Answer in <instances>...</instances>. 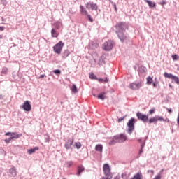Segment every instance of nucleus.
Instances as JSON below:
<instances>
[{
    "label": "nucleus",
    "instance_id": "1",
    "mask_svg": "<svg viewBox=\"0 0 179 179\" xmlns=\"http://www.w3.org/2000/svg\"><path fill=\"white\" fill-rule=\"evenodd\" d=\"M127 136L124 134H119L113 136V138L109 141L110 146H114L115 143H122L127 141Z\"/></svg>",
    "mask_w": 179,
    "mask_h": 179
},
{
    "label": "nucleus",
    "instance_id": "2",
    "mask_svg": "<svg viewBox=\"0 0 179 179\" xmlns=\"http://www.w3.org/2000/svg\"><path fill=\"white\" fill-rule=\"evenodd\" d=\"M135 122H136L135 121V118L131 117L127 123V126L128 127L127 134H129V135H131V134H132V132H134V130L135 129Z\"/></svg>",
    "mask_w": 179,
    "mask_h": 179
},
{
    "label": "nucleus",
    "instance_id": "3",
    "mask_svg": "<svg viewBox=\"0 0 179 179\" xmlns=\"http://www.w3.org/2000/svg\"><path fill=\"white\" fill-rule=\"evenodd\" d=\"M157 121H163L164 122H169L170 120H169V118H163V116H155L153 117L152 118H150V120H148V124H156V122H157Z\"/></svg>",
    "mask_w": 179,
    "mask_h": 179
},
{
    "label": "nucleus",
    "instance_id": "4",
    "mask_svg": "<svg viewBox=\"0 0 179 179\" xmlns=\"http://www.w3.org/2000/svg\"><path fill=\"white\" fill-rule=\"evenodd\" d=\"M116 31H125L128 29V24L126 22H117L115 25Z\"/></svg>",
    "mask_w": 179,
    "mask_h": 179
},
{
    "label": "nucleus",
    "instance_id": "5",
    "mask_svg": "<svg viewBox=\"0 0 179 179\" xmlns=\"http://www.w3.org/2000/svg\"><path fill=\"white\" fill-rule=\"evenodd\" d=\"M64 45H65V44L60 41L55 45L53 46V51H55L56 54H58V55L61 54V51H62V48H64Z\"/></svg>",
    "mask_w": 179,
    "mask_h": 179
},
{
    "label": "nucleus",
    "instance_id": "6",
    "mask_svg": "<svg viewBox=\"0 0 179 179\" xmlns=\"http://www.w3.org/2000/svg\"><path fill=\"white\" fill-rule=\"evenodd\" d=\"M164 78H166L167 79H171L173 80L172 83L179 85V78L178 76H176L173 75L172 73H169L167 72H165L164 73Z\"/></svg>",
    "mask_w": 179,
    "mask_h": 179
},
{
    "label": "nucleus",
    "instance_id": "7",
    "mask_svg": "<svg viewBox=\"0 0 179 179\" xmlns=\"http://www.w3.org/2000/svg\"><path fill=\"white\" fill-rule=\"evenodd\" d=\"M116 34L118 38L120 40L122 43L128 41V38H129L128 34H125V31H116Z\"/></svg>",
    "mask_w": 179,
    "mask_h": 179
},
{
    "label": "nucleus",
    "instance_id": "8",
    "mask_svg": "<svg viewBox=\"0 0 179 179\" xmlns=\"http://www.w3.org/2000/svg\"><path fill=\"white\" fill-rule=\"evenodd\" d=\"M113 47H114V42L111 40L106 41L103 45L104 51H111V50H113Z\"/></svg>",
    "mask_w": 179,
    "mask_h": 179
},
{
    "label": "nucleus",
    "instance_id": "9",
    "mask_svg": "<svg viewBox=\"0 0 179 179\" xmlns=\"http://www.w3.org/2000/svg\"><path fill=\"white\" fill-rule=\"evenodd\" d=\"M136 117L138 120H139L140 121H142L143 122H146L149 120V117H148V115L141 112H137Z\"/></svg>",
    "mask_w": 179,
    "mask_h": 179
},
{
    "label": "nucleus",
    "instance_id": "10",
    "mask_svg": "<svg viewBox=\"0 0 179 179\" xmlns=\"http://www.w3.org/2000/svg\"><path fill=\"white\" fill-rule=\"evenodd\" d=\"M85 7L87 9H91L92 10H97V9H99L97 4L94 3L93 1L87 2L85 4Z\"/></svg>",
    "mask_w": 179,
    "mask_h": 179
},
{
    "label": "nucleus",
    "instance_id": "11",
    "mask_svg": "<svg viewBox=\"0 0 179 179\" xmlns=\"http://www.w3.org/2000/svg\"><path fill=\"white\" fill-rule=\"evenodd\" d=\"M20 108H22L24 111H31V104H30V101H25L24 103L20 106Z\"/></svg>",
    "mask_w": 179,
    "mask_h": 179
},
{
    "label": "nucleus",
    "instance_id": "12",
    "mask_svg": "<svg viewBox=\"0 0 179 179\" xmlns=\"http://www.w3.org/2000/svg\"><path fill=\"white\" fill-rule=\"evenodd\" d=\"M131 90H139L142 87V83H132L129 85Z\"/></svg>",
    "mask_w": 179,
    "mask_h": 179
},
{
    "label": "nucleus",
    "instance_id": "13",
    "mask_svg": "<svg viewBox=\"0 0 179 179\" xmlns=\"http://www.w3.org/2000/svg\"><path fill=\"white\" fill-rule=\"evenodd\" d=\"M75 139L73 138H69L64 144V148L66 149V150H69V149H72V146L73 145Z\"/></svg>",
    "mask_w": 179,
    "mask_h": 179
},
{
    "label": "nucleus",
    "instance_id": "14",
    "mask_svg": "<svg viewBox=\"0 0 179 179\" xmlns=\"http://www.w3.org/2000/svg\"><path fill=\"white\" fill-rule=\"evenodd\" d=\"M8 174L9 177H16V176H17V171H16V168L15 166H13L11 169H9Z\"/></svg>",
    "mask_w": 179,
    "mask_h": 179
},
{
    "label": "nucleus",
    "instance_id": "15",
    "mask_svg": "<svg viewBox=\"0 0 179 179\" xmlns=\"http://www.w3.org/2000/svg\"><path fill=\"white\" fill-rule=\"evenodd\" d=\"M85 171V166L83 165H78L77 167V173L76 176L79 177L82 173Z\"/></svg>",
    "mask_w": 179,
    "mask_h": 179
},
{
    "label": "nucleus",
    "instance_id": "16",
    "mask_svg": "<svg viewBox=\"0 0 179 179\" xmlns=\"http://www.w3.org/2000/svg\"><path fill=\"white\" fill-rule=\"evenodd\" d=\"M20 136H22V135H17V136L10 137L8 138H6L4 140V142H6V143H10L11 141H13V139H19V138H20Z\"/></svg>",
    "mask_w": 179,
    "mask_h": 179
},
{
    "label": "nucleus",
    "instance_id": "17",
    "mask_svg": "<svg viewBox=\"0 0 179 179\" xmlns=\"http://www.w3.org/2000/svg\"><path fill=\"white\" fill-rule=\"evenodd\" d=\"M80 12L83 16H86L87 14H89V12H87V10H86L83 6H80Z\"/></svg>",
    "mask_w": 179,
    "mask_h": 179
},
{
    "label": "nucleus",
    "instance_id": "18",
    "mask_svg": "<svg viewBox=\"0 0 179 179\" xmlns=\"http://www.w3.org/2000/svg\"><path fill=\"white\" fill-rule=\"evenodd\" d=\"M52 26H54L55 29H56L57 30H59V29H61L62 27V22L57 21L52 24Z\"/></svg>",
    "mask_w": 179,
    "mask_h": 179
},
{
    "label": "nucleus",
    "instance_id": "19",
    "mask_svg": "<svg viewBox=\"0 0 179 179\" xmlns=\"http://www.w3.org/2000/svg\"><path fill=\"white\" fill-rule=\"evenodd\" d=\"M146 71H148V69H146V67L143 66H141L138 69V73H139V75H142V73H145Z\"/></svg>",
    "mask_w": 179,
    "mask_h": 179
},
{
    "label": "nucleus",
    "instance_id": "20",
    "mask_svg": "<svg viewBox=\"0 0 179 179\" xmlns=\"http://www.w3.org/2000/svg\"><path fill=\"white\" fill-rule=\"evenodd\" d=\"M51 36L53 38H57L58 37V31L55 30V28H52L51 30Z\"/></svg>",
    "mask_w": 179,
    "mask_h": 179
},
{
    "label": "nucleus",
    "instance_id": "21",
    "mask_svg": "<svg viewBox=\"0 0 179 179\" xmlns=\"http://www.w3.org/2000/svg\"><path fill=\"white\" fill-rule=\"evenodd\" d=\"M95 150L96 152H100V153L103 152V145L101 144H98L95 146Z\"/></svg>",
    "mask_w": 179,
    "mask_h": 179
},
{
    "label": "nucleus",
    "instance_id": "22",
    "mask_svg": "<svg viewBox=\"0 0 179 179\" xmlns=\"http://www.w3.org/2000/svg\"><path fill=\"white\" fill-rule=\"evenodd\" d=\"M144 1H145L146 3H148V5L150 8H155V6H156V3H155V2H152L149 0H144Z\"/></svg>",
    "mask_w": 179,
    "mask_h": 179
},
{
    "label": "nucleus",
    "instance_id": "23",
    "mask_svg": "<svg viewBox=\"0 0 179 179\" xmlns=\"http://www.w3.org/2000/svg\"><path fill=\"white\" fill-rule=\"evenodd\" d=\"M38 149H40V148L35 147L32 149L27 150V152L29 155H33V153H34L36 150H38Z\"/></svg>",
    "mask_w": 179,
    "mask_h": 179
},
{
    "label": "nucleus",
    "instance_id": "24",
    "mask_svg": "<svg viewBox=\"0 0 179 179\" xmlns=\"http://www.w3.org/2000/svg\"><path fill=\"white\" fill-rule=\"evenodd\" d=\"M6 136H17V135H20L19 134H17V132H7L5 134Z\"/></svg>",
    "mask_w": 179,
    "mask_h": 179
},
{
    "label": "nucleus",
    "instance_id": "25",
    "mask_svg": "<svg viewBox=\"0 0 179 179\" xmlns=\"http://www.w3.org/2000/svg\"><path fill=\"white\" fill-rule=\"evenodd\" d=\"M70 54H71V52H69V50H65L62 54V57L63 58H67V57H69Z\"/></svg>",
    "mask_w": 179,
    "mask_h": 179
},
{
    "label": "nucleus",
    "instance_id": "26",
    "mask_svg": "<svg viewBox=\"0 0 179 179\" xmlns=\"http://www.w3.org/2000/svg\"><path fill=\"white\" fill-rule=\"evenodd\" d=\"M131 179H142V173H137Z\"/></svg>",
    "mask_w": 179,
    "mask_h": 179
},
{
    "label": "nucleus",
    "instance_id": "27",
    "mask_svg": "<svg viewBox=\"0 0 179 179\" xmlns=\"http://www.w3.org/2000/svg\"><path fill=\"white\" fill-rule=\"evenodd\" d=\"M5 75H8V68L7 67H3L1 70V76H3Z\"/></svg>",
    "mask_w": 179,
    "mask_h": 179
},
{
    "label": "nucleus",
    "instance_id": "28",
    "mask_svg": "<svg viewBox=\"0 0 179 179\" xmlns=\"http://www.w3.org/2000/svg\"><path fill=\"white\" fill-rule=\"evenodd\" d=\"M89 76L90 79H94L95 80H99L97 76L93 73H90Z\"/></svg>",
    "mask_w": 179,
    "mask_h": 179
},
{
    "label": "nucleus",
    "instance_id": "29",
    "mask_svg": "<svg viewBox=\"0 0 179 179\" xmlns=\"http://www.w3.org/2000/svg\"><path fill=\"white\" fill-rule=\"evenodd\" d=\"M104 94H106V93L101 92V94H99L97 96V98H98L99 100H104V99H105Z\"/></svg>",
    "mask_w": 179,
    "mask_h": 179
},
{
    "label": "nucleus",
    "instance_id": "30",
    "mask_svg": "<svg viewBox=\"0 0 179 179\" xmlns=\"http://www.w3.org/2000/svg\"><path fill=\"white\" fill-rule=\"evenodd\" d=\"M74 146L76 149H80L82 148V143H80V142H76L74 143Z\"/></svg>",
    "mask_w": 179,
    "mask_h": 179
},
{
    "label": "nucleus",
    "instance_id": "31",
    "mask_svg": "<svg viewBox=\"0 0 179 179\" xmlns=\"http://www.w3.org/2000/svg\"><path fill=\"white\" fill-rule=\"evenodd\" d=\"M152 82H153V78L150 76L147 77V85H152Z\"/></svg>",
    "mask_w": 179,
    "mask_h": 179
},
{
    "label": "nucleus",
    "instance_id": "32",
    "mask_svg": "<svg viewBox=\"0 0 179 179\" xmlns=\"http://www.w3.org/2000/svg\"><path fill=\"white\" fill-rule=\"evenodd\" d=\"M71 90L73 93H78V88L75 84L72 85Z\"/></svg>",
    "mask_w": 179,
    "mask_h": 179
},
{
    "label": "nucleus",
    "instance_id": "33",
    "mask_svg": "<svg viewBox=\"0 0 179 179\" xmlns=\"http://www.w3.org/2000/svg\"><path fill=\"white\" fill-rule=\"evenodd\" d=\"M86 16L89 22H90L91 23H93V22H94V20L92 18V15H90V14H87Z\"/></svg>",
    "mask_w": 179,
    "mask_h": 179
},
{
    "label": "nucleus",
    "instance_id": "34",
    "mask_svg": "<svg viewBox=\"0 0 179 179\" xmlns=\"http://www.w3.org/2000/svg\"><path fill=\"white\" fill-rule=\"evenodd\" d=\"M53 73H55V75H57V76H59V75H61V70L59 69L54 70Z\"/></svg>",
    "mask_w": 179,
    "mask_h": 179
},
{
    "label": "nucleus",
    "instance_id": "35",
    "mask_svg": "<svg viewBox=\"0 0 179 179\" xmlns=\"http://www.w3.org/2000/svg\"><path fill=\"white\" fill-rule=\"evenodd\" d=\"M73 165V161H69L66 162V166L67 167H72V166Z\"/></svg>",
    "mask_w": 179,
    "mask_h": 179
},
{
    "label": "nucleus",
    "instance_id": "36",
    "mask_svg": "<svg viewBox=\"0 0 179 179\" xmlns=\"http://www.w3.org/2000/svg\"><path fill=\"white\" fill-rule=\"evenodd\" d=\"M143 153V148H141V150L138 152V156H137V159H139V157H141V155Z\"/></svg>",
    "mask_w": 179,
    "mask_h": 179
},
{
    "label": "nucleus",
    "instance_id": "37",
    "mask_svg": "<svg viewBox=\"0 0 179 179\" xmlns=\"http://www.w3.org/2000/svg\"><path fill=\"white\" fill-rule=\"evenodd\" d=\"M172 59H173V61H177L178 59V55H172Z\"/></svg>",
    "mask_w": 179,
    "mask_h": 179
},
{
    "label": "nucleus",
    "instance_id": "38",
    "mask_svg": "<svg viewBox=\"0 0 179 179\" xmlns=\"http://www.w3.org/2000/svg\"><path fill=\"white\" fill-rule=\"evenodd\" d=\"M156 110V109L155 108H152L149 110V114H155V111Z\"/></svg>",
    "mask_w": 179,
    "mask_h": 179
},
{
    "label": "nucleus",
    "instance_id": "39",
    "mask_svg": "<svg viewBox=\"0 0 179 179\" xmlns=\"http://www.w3.org/2000/svg\"><path fill=\"white\" fill-rule=\"evenodd\" d=\"M1 2L2 3V5H3L4 6H6V5H7V2L6 0H1Z\"/></svg>",
    "mask_w": 179,
    "mask_h": 179
},
{
    "label": "nucleus",
    "instance_id": "40",
    "mask_svg": "<svg viewBox=\"0 0 179 179\" xmlns=\"http://www.w3.org/2000/svg\"><path fill=\"white\" fill-rule=\"evenodd\" d=\"M166 3H167L166 2V1L162 0V1L159 3V5L163 6V5H166Z\"/></svg>",
    "mask_w": 179,
    "mask_h": 179
},
{
    "label": "nucleus",
    "instance_id": "41",
    "mask_svg": "<svg viewBox=\"0 0 179 179\" xmlns=\"http://www.w3.org/2000/svg\"><path fill=\"white\" fill-rule=\"evenodd\" d=\"M124 119H125V117L119 118L118 119V122H121V121H124Z\"/></svg>",
    "mask_w": 179,
    "mask_h": 179
},
{
    "label": "nucleus",
    "instance_id": "42",
    "mask_svg": "<svg viewBox=\"0 0 179 179\" xmlns=\"http://www.w3.org/2000/svg\"><path fill=\"white\" fill-rule=\"evenodd\" d=\"M45 138V142H50V137L48 136H46Z\"/></svg>",
    "mask_w": 179,
    "mask_h": 179
},
{
    "label": "nucleus",
    "instance_id": "43",
    "mask_svg": "<svg viewBox=\"0 0 179 179\" xmlns=\"http://www.w3.org/2000/svg\"><path fill=\"white\" fill-rule=\"evenodd\" d=\"M166 110H167L168 113H173V110H171V108H166Z\"/></svg>",
    "mask_w": 179,
    "mask_h": 179
},
{
    "label": "nucleus",
    "instance_id": "44",
    "mask_svg": "<svg viewBox=\"0 0 179 179\" xmlns=\"http://www.w3.org/2000/svg\"><path fill=\"white\" fill-rule=\"evenodd\" d=\"M145 145H146V143H141V149H143V148H145Z\"/></svg>",
    "mask_w": 179,
    "mask_h": 179
},
{
    "label": "nucleus",
    "instance_id": "45",
    "mask_svg": "<svg viewBox=\"0 0 179 179\" xmlns=\"http://www.w3.org/2000/svg\"><path fill=\"white\" fill-rule=\"evenodd\" d=\"M152 85L154 86V87H157V83L154 82V83H152Z\"/></svg>",
    "mask_w": 179,
    "mask_h": 179
},
{
    "label": "nucleus",
    "instance_id": "46",
    "mask_svg": "<svg viewBox=\"0 0 179 179\" xmlns=\"http://www.w3.org/2000/svg\"><path fill=\"white\" fill-rule=\"evenodd\" d=\"M5 30V27H0V31H3Z\"/></svg>",
    "mask_w": 179,
    "mask_h": 179
},
{
    "label": "nucleus",
    "instance_id": "47",
    "mask_svg": "<svg viewBox=\"0 0 179 179\" xmlns=\"http://www.w3.org/2000/svg\"><path fill=\"white\" fill-rule=\"evenodd\" d=\"M44 76H45V75L42 74L39 76V79H43V78H44Z\"/></svg>",
    "mask_w": 179,
    "mask_h": 179
},
{
    "label": "nucleus",
    "instance_id": "48",
    "mask_svg": "<svg viewBox=\"0 0 179 179\" xmlns=\"http://www.w3.org/2000/svg\"><path fill=\"white\" fill-rule=\"evenodd\" d=\"M99 82H104V79L103 78H98Z\"/></svg>",
    "mask_w": 179,
    "mask_h": 179
},
{
    "label": "nucleus",
    "instance_id": "49",
    "mask_svg": "<svg viewBox=\"0 0 179 179\" xmlns=\"http://www.w3.org/2000/svg\"><path fill=\"white\" fill-rule=\"evenodd\" d=\"M3 94H0V100H3Z\"/></svg>",
    "mask_w": 179,
    "mask_h": 179
},
{
    "label": "nucleus",
    "instance_id": "50",
    "mask_svg": "<svg viewBox=\"0 0 179 179\" xmlns=\"http://www.w3.org/2000/svg\"><path fill=\"white\" fill-rule=\"evenodd\" d=\"M120 176H116L113 179H120Z\"/></svg>",
    "mask_w": 179,
    "mask_h": 179
},
{
    "label": "nucleus",
    "instance_id": "51",
    "mask_svg": "<svg viewBox=\"0 0 179 179\" xmlns=\"http://www.w3.org/2000/svg\"><path fill=\"white\" fill-rule=\"evenodd\" d=\"M103 82H105V83H107V82H108V78H106L105 80H103Z\"/></svg>",
    "mask_w": 179,
    "mask_h": 179
},
{
    "label": "nucleus",
    "instance_id": "52",
    "mask_svg": "<svg viewBox=\"0 0 179 179\" xmlns=\"http://www.w3.org/2000/svg\"><path fill=\"white\" fill-rule=\"evenodd\" d=\"M163 171H164V169H162V170L160 171V173H159V174H160V176H162V174L163 173Z\"/></svg>",
    "mask_w": 179,
    "mask_h": 179
},
{
    "label": "nucleus",
    "instance_id": "53",
    "mask_svg": "<svg viewBox=\"0 0 179 179\" xmlns=\"http://www.w3.org/2000/svg\"><path fill=\"white\" fill-rule=\"evenodd\" d=\"M138 141L140 143H142V138L138 139Z\"/></svg>",
    "mask_w": 179,
    "mask_h": 179
},
{
    "label": "nucleus",
    "instance_id": "54",
    "mask_svg": "<svg viewBox=\"0 0 179 179\" xmlns=\"http://www.w3.org/2000/svg\"><path fill=\"white\" fill-rule=\"evenodd\" d=\"M124 177H125V173L122 174V178H124Z\"/></svg>",
    "mask_w": 179,
    "mask_h": 179
},
{
    "label": "nucleus",
    "instance_id": "55",
    "mask_svg": "<svg viewBox=\"0 0 179 179\" xmlns=\"http://www.w3.org/2000/svg\"><path fill=\"white\" fill-rule=\"evenodd\" d=\"M115 10H117V6L115 4L114 5Z\"/></svg>",
    "mask_w": 179,
    "mask_h": 179
},
{
    "label": "nucleus",
    "instance_id": "56",
    "mask_svg": "<svg viewBox=\"0 0 179 179\" xmlns=\"http://www.w3.org/2000/svg\"><path fill=\"white\" fill-rule=\"evenodd\" d=\"M148 173H153V171L152 170H150V171H148Z\"/></svg>",
    "mask_w": 179,
    "mask_h": 179
},
{
    "label": "nucleus",
    "instance_id": "57",
    "mask_svg": "<svg viewBox=\"0 0 179 179\" xmlns=\"http://www.w3.org/2000/svg\"><path fill=\"white\" fill-rule=\"evenodd\" d=\"M1 38H3L2 35H0V40H1Z\"/></svg>",
    "mask_w": 179,
    "mask_h": 179
},
{
    "label": "nucleus",
    "instance_id": "58",
    "mask_svg": "<svg viewBox=\"0 0 179 179\" xmlns=\"http://www.w3.org/2000/svg\"><path fill=\"white\" fill-rule=\"evenodd\" d=\"M61 104H64V102H61Z\"/></svg>",
    "mask_w": 179,
    "mask_h": 179
},
{
    "label": "nucleus",
    "instance_id": "59",
    "mask_svg": "<svg viewBox=\"0 0 179 179\" xmlns=\"http://www.w3.org/2000/svg\"><path fill=\"white\" fill-rule=\"evenodd\" d=\"M169 87H171V85H169Z\"/></svg>",
    "mask_w": 179,
    "mask_h": 179
},
{
    "label": "nucleus",
    "instance_id": "60",
    "mask_svg": "<svg viewBox=\"0 0 179 179\" xmlns=\"http://www.w3.org/2000/svg\"><path fill=\"white\" fill-rule=\"evenodd\" d=\"M94 97H96V94H94Z\"/></svg>",
    "mask_w": 179,
    "mask_h": 179
},
{
    "label": "nucleus",
    "instance_id": "61",
    "mask_svg": "<svg viewBox=\"0 0 179 179\" xmlns=\"http://www.w3.org/2000/svg\"><path fill=\"white\" fill-rule=\"evenodd\" d=\"M63 179H65V178H63Z\"/></svg>",
    "mask_w": 179,
    "mask_h": 179
}]
</instances>
